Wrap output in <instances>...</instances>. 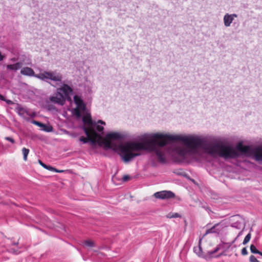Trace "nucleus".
<instances>
[{"instance_id":"obj_34","label":"nucleus","mask_w":262,"mask_h":262,"mask_svg":"<svg viewBox=\"0 0 262 262\" xmlns=\"http://www.w3.org/2000/svg\"><path fill=\"white\" fill-rule=\"evenodd\" d=\"M243 230H242V231H241L238 233V235H237V237H239L240 236H241V235L243 234Z\"/></svg>"},{"instance_id":"obj_27","label":"nucleus","mask_w":262,"mask_h":262,"mask_svg":"<svg viewBox=\"0 0 262 262\" xmlns=\"http://www.w3.org/2000/svg\"><path fill=\"white\" fill-rule=\"evenodd\" d=\"M38 162L43 167L45 168L46 166H47V165L43 163L41 160H38Z\"/></svg>"},{"instance_id":"obj_6","label":"nucleus","mask_w":262,"mask_h":262,"mask_svg":"<svg viewBox=\"0 0 262 262\" xmlns=\"http://www.w3.org/2000/svg\"><path fill=\"white\" fill-rule=\"evenodd\" d=\"M49 99L51 102L60 105H63L66 101L62 93H60L58 91L53 96H51Z\"/></svg>"},{"instance_id":"obj_20","label":"nucleus","mask_w":262,"mask_h":262,"mask_svg":"<svg viewBox=\"0 0 262 262\" xmlns=\"http://www.w3.org/2000/svg\"><path fill=\"white\" fill-rule=\"evenodd\" d=\"M180 216H181V215L178 213H174L172 214H168L167 216V217L168 218H170V219L180 217Z\"/></svg>"},{"instance_id":"obj_38","label":"nucleus","mask_w":262,"mask_h":262,"mask_svg":"<svg viewBox=\"0 0 262 262\" xmlns=\"http://www.w3.org/2000/svg\"><path fill=\"white\" fill-rule=\"evenodd\" d=\"M258 254L262 256V252H261L260 251H259V253H258Z\"/></svg>"},{"instance_id":"obj_37","label":"nucleus","mask_w":262,"mask_h":262,"mask_svg":"<svg viewBox=\"0 0 262 262\" xmlns=\"http://www.w3.org/2000/svg\"><path fill=\"white\" fill-rule=\"evenodd\" d=\"M239 237H237V236L235 238V239L232 241V244L234 243L238 238Z\"/></svg>"},{"instance_id":"obj_30","label":"nucleus","mask_w":262,"mask_h":262,"mask_svg":"<svg viewBox=\"0 0 262 262\" xmlns=\"http://www.w3.org/2000/svg\"><path fill=\"white\" fill-rule=\"evenodd\" d=\"M17 60V58H15V57H13V58H12L10 59V61H11L12 62H15Z\"/></svg>"},{"instance_id":"obj_22","label":"nucleus","mask_w":262,"mask_h":262,"mask_svg":"<svg viewBox=\"0 0 262 262\" xmlns=\"http://www.w3.org/2000/svg\"><path fill=\"white\" fill-rule=\"evenodd\" d=\"M249 260L250 262H259L254 255H251Z\"/></svg>"},{"instance_id":"obj_29","label":"nucleus","mask_w":262,"mask_h":262,"mask_svg":"<svg viewBox=\"0 0 262 262\" xmlns=\"http://www.w3.org/2000/svg\"><path fill=\"white\" fill-rule=\"evenodd\" d=\"M0 100L2 101H6V99L5 98V97L1 94H0Z\"/></svg>"},{"instance_id":"obj_8","label":"nucleus","mask_w":262,"mask_h":262,"mask_svg":"<svg viewBox=\"0 0 262 262\" xmlns=\"http://www.w3.org/2000/svg\"><path fill=\"white\" fill-rule=\"evenodd\" d=\"M82 122L84 124L82 127L83 130H84V128H87L88 130L92 129L94 121L92 120L90 115L88 114L84 116L82 118Z\"/></svg>"},{"instance_id":"obj_17","label":"nucleus","mask_w":262,"mask_h":262,"mask_svg":"<svg viewBox=\"0 0 262 262\" xmlns=\"http://www.w3.org/2000/svg\"><path fill=\"white\" fill-rule=\"evenodd\" d=\"M251 233H249L246 236V237H245V239L243 241V245H246L249 242V241L250 240V238H251Z\"/></svg>"},{"instance_id":"obj_15","label":"nucleus","mask_w":262,"mask_h":262,"mask_svg":"<svg viewBox=\"0 0 262 262\" xmlns=\"http://www.w3.org/2000/svg\"><path fill=\"white\" fill-rule=\"evenodd\" d=\"M29 149L28 148H26L25 147L23 148L22 149V152L23 154V159L24 161H27V156L29 153Z\"/></svg>"},{"instance_id":"obj_23","label":"nucleus","mask_w":262,"mask_h":262,"mask_svg":"<svg viewBox=\"0 0 262 262\" xmlns=\"http://www.w3.org/2000/svg\"><path fill=\"white\" fill-rule=\"evenodd\" d=\"M5 139L7 141H8L9 142H10L11 143H12V144L14 143H15V141L14 140L11 138V137H5Z\"/></svg>"},{"instance_id":"obj_28","label":"nucleus","mask_w":262,"mask_h":262,"mask_svg":"<svg viewBox=\"0 0 262 262\" xmlns=\"http://www.w3.org/2000/svg\"><path fill=\"white\" fill-rule=\"evenodd\" d=\"M10 252L15 254H17L19 253L17 250H15L14 249H10Z\"/></svg>"},{"instance_id":"obj_3","label":"nucleus","mask_w":262,"mask_h":262,"mask_svg":"<svg viewBox=\"0 0 262 262\" xmlns=\"http://www.w3.org/2000/svg\"><path fill=\"white\" fill-rule=\"evenodd\" d=\"M62 80H61V83H57L55 82H54L56 84H62L60 88L57 89V91H59L60 93H62V96H63V97H64L66 100H68V101H71V98L70 96L73 94V89L67 84L62 83Z\"/></svg>"},{"instance_id":"obj_35","label":"nucleus","mask_w":262,"mask_h":262,"mask_svg":"<svg viewBox=\"0 0 262 262\" xmlns=\"http://www.w3.org/2000/svg\"><path fill=\"white\" fill-rule=\"evenodd\" d=\"M218 249L216 248L215 250H214V251H212L210 252V254H214V253H215L217 251Z\"/></svg>"},{"instance_id":"obj_19","label":"nucleus","mask_w":262,"mask_h":262,"mask_svg":"<svg viewBox=\"0 0 262 262\" xmlns=\"http://www.w3.org/2000/svg\"><path fill=\"white\" fill-rule=\"evenodd\" d=\"M250 251L252 253L254 254H258L259 253V251L256 249V247L253 245H251L250 246Z\"/></svg>"},{"instance_id":"obj_31","label":"nucleus","mask_w":262,"mask_h":262,"mask_svg":"<svg viewBox=\"0 0 262 262\" xmlns=\"http://www.w3.org/2000/svg\"><path fill=\"white\" fill-rule=\"evenodd\" d=\"M5 101L7 102V104H10L12 103V101L11 100H6V99Z\"/></svg>"},{"instance_id":"obj_13","label":"nucleus","mask_w":262,"mask_h":262,"mask_svg":"<svg viewBox=\"0 0 262 262\" xmlns=\"http://www.w3.org/2000/svg\"><path fill=\"white\" fill-rule=\"evenodd\" d=\"M219 224H216L214 225L213 227H212L211 228L207 230L206 232L205 235L209 234V233H219L221 230L217 228V227L219 226Z\"/></svg>"},{"instance_id":"obj_33","label":"nucleus","mask_w":262,"mask_h":262,"mask_svg":"<svg viewBox=\"0 0 262 262\" xmlns=\"http://www.w3.org/2000/svg\"><path fill=\"white\" fill-rule=\"evenodd\" d=\"M4 59V56H3L0 52V61H2Z\"/></svg>"},{"instance_id":"obj_21","label":"nucleus","mask_w":262,"mask_h":262,"mask_svg":"<svg viewBox=\"0 0 262 262\" xmlns=\"http://www.w3.org/2000/svg\"><path fill=\"white\" fill-rule=\"evenodd\" d=\"M32 123L35 125H37L38 126H39L40 127H42V126H43V123H41V122H38L37 121H36V120H33Z\"/></svg>"},{"instance_id":"obj_12","label":"nucleus","mask_w":262,"mask_h":262,"mask_svg":"<svg viewBox=\"0 0 262 262\" xmlns=\"http://www.w3.org/2000/svg\"><path fill=\"white\" fill-rule=\"evenodd\" d=\"M83 131L85 135L87 136V138H85L84 137L82 136L79 138V141L83 142V143H87L89 142V140L90 136L91 135V133L90 130H88V129L85 128H84Z\"/></svg>"},{"instance_id":"obj_9","label":"nucleus","mask_w":262,"mask_h":262,"mask_svg":"<svg viewBox=\"0 0 262 262\" xmlns=\"http://www.w3.org/2000/svg\"><path fill=\"white\" fill-rule=\"evenodd\" d=\"M154 196L158 199H165L172 198L174 194L170 191H161L155 193Z\"/></svg>"},{"instance_id":"obj_26","label":"nucleus","mask_w":262,"mask_h":262,"mask_svg":"<svg viewBox=\"0 0 262 262\" xmlns=\"http://www.w3.org/2000/svg\"><path fill=\"white\" fill-rule=\"evenodd\" d=\"M129 179H130L129 176H127V175L124 176H123V180L124 181H128Z\"/></svg>"},{"instance_id":"obj_16","label":"nucleus","mask_w":262,"mask_h":262,"mask_svg":"<svg viewBox=\"0 0 262 262\" xmlns=\"http://www.w3.org/2000/svg\"><path fill=\"white\" fill-rule=\"evenodd\" d=\"M41 130L46 132H51L53 130V127L50 125H47L43 124V126L41 127Z\"/></svg>"},{"instance_id":"obj_14","label":"nucleus","mask_w":262,"mask_h":262,"mask_svg":"<svg viewBox=\"0 0 262 262\" xmlns=\"http://www.w3.org/2000/svg\"><path fill=\"white\" fill-rule=\"evenodd\" d=\"M202 239H200L199 241V246L194 247L193 248V251L199 256H202V250L200 246V244L201 243Z\"/></svg>"},{"instance_id":"obj_24","label":"nucleus","mask_w":262,"mask_h":262,"mask_svg":"<svg viewBox=\"0 0 262 262\" xmlns=\"http://www.w3.org/2000/svg\"><path fill=\"white\" fill-rule=\"evenodd\" d=\"M45 168H46L49 170L52 171H54V170H55V168L54 167H53L51 166L47 165V166H46V167Z\"/></svg>"},{"instance_id":"obj_1","label":"nucleus","mask_w":262,"mask_h":262,"mask_svg":"<svg viewBox=\"0 0 262 262\" xmlns=\"http://www.w3.org/2000/svg\"><path fill=\"white\" fill-rule=\"evenodd\" d=\"M150 140L144 142H128L122 144L119 142L126 139L127 135L124 133L112 132L107 133L104 138L97 140L99 136H94L91 133L89 142L92 145L98 143L106 149L119 152V155L125 163H127L140 153L135 152L147 150L152 153L157 161L162 163L166 161V155L170 154L171 149L167 146L168 141H181L184 147L175 148L174 152L179 158L186 162L195 161V135H172L154 133L147 135Z\"/></svg>"},{"instance_id":"obj_2","label":"nucleus","mask_w":262,"mask_h":262,"mask_svg":"<svg viewBox=\"0 0 262 262\" xmlns=\"http://www.w3.org/2000/svg\"><path fill=\"white\" fill-rule=\"evenodd\" d=\"M20 74L25 76H35L47 82H49L50 80H52L57 83H61L62 79H63L62 74L57 71H43L35 75L33 69L29 67L22 68L20 70Z\"/></svg>"},{"instance_id":"obj_11","label":"nucleus","mask_w":262,"mask_h":262,"mask_svg":"<svg viewBox=\"0 0 262 262\" xmlns=\"http://www.w3.org/2000/svg\"><path fill=\"white\" fill-rule=\"evenodd\" d=\"M23 63L21 62H17L16 63L13 64H8L6 66V68L7 70H9L11 71H16L20 69L22 67Z\"/></svg>"},{"instance_id":"obj_4","label":"nucleus","mask_w":262,"mask_h":262,"mask_svg":"<svg viewBox=\"0 0 262 262\" xmlns=\"http://www.w3.org/2000/svg\"><path fill=\"white\" fill-rule=\"evenodd\" d=\"M105 125V122L101 120H99L97 122L94 121L92 129L89 130L94 136H99L98 133H103L104 127L102 125Z\"/></svg>"},{"instance_id":"obj_39","label":"nucleus","mask_w":262,"mask_h":262,"mask_svg":"<svg viewBox=\"0 0 262 262\" xmlns=\"http://www.w3.org/2000/svg\"><path fill=\"white\" fill-rule=\"evenodd\" d=\"M50 81H52V80H50L49 82V83H50L52 85V84L51 83ZM52 86H54V84H52Z\"/></svg>"},{"instance_id":"obj_18","label":"nucleus","mask_w":262,"mask_h":262,"mask_svg":"<svg viewBox=\"0 0 262 262\" xmlns=\"http://www.w3.org/2000/svg\"><path fill=\"white\" fill-rule=\"evenodd\" d=\"M84 244L85 246L89 247H93L94 246V243L91 241H85Z\"/></svg>"},{"instance_id":"obj_25","label":"nucleus","mask_w":262,"mask_h":262,"mask_svg":"<svg viewBox=\"0 0 262 262\" xmlns=\"http://www.w3.org/2000/svg\"><path fill=\"white\" fill-rule=\"evenodd\" d=\"M242 254L243 255H246L248 254V251L247 250L246 248H243L242 250Z\"/></svg>"},{"instance_id":"obj_40","label":"nucleus","mask_w":262,"mask_h":262,"mask_svg":"<svg viewBox=\"0 0 262 262\" xmlns=\"http://www.w3.org/2000/svg\"><path fill=\"white\" fill-rule=\"evenodd\" d=\"M17 243H13V245H17Z\"/></svg>"},{"instance_id":"obj_5","label":"nucleus","mask_w":262,"mask_h":262,"mask_svg":"<svg viewBox=\"0 0 262 262\" xmlns=\"http://www.w3.org/2000/svg\"><path fill=\"white\" fill-rule=\"evenodd\" d=\"M74 101L77 106L76 109H75V113L78 116L80 115V111H84L85 109V105L81 96L75 95L74 96Z\"/></svg>"},{"instance_id":"obj_32","label":"nucleus","mask_w":262,"mask_h":262,"mask_svg":"<svg viewBox=\"0 0 262 262\" xmlns=\"http://www.w3.org/2000/svg\"><path fill=\"white\" fill-rule=\"evenodd\" d=\"M54 171L56 172L60 173V172H63V170H58V169L55 168V170H54Z\"/></svg>"},{"instance_id":"obj_36","label":"nucleus","mask_w":262,"mask_h":262,"mask_svg":"<svg viewBox=\"0 0 262 262\" xmlns=\"http://www.w3.org/2000/svg\"><path fill=\"white\" fill-rule=\"evenodd\" d=\"M239 237H237V236L235 238V239L232 241V244L234 243L238 238Z\"/></svg>"},{"instance_id":"obj_10","label":"nucleus","mask_w":262,"mask_h":262,"mask_svg":"<svg viewBox=\"0 0 262 262\" xmlns=\"http://www.w3.org/2000/svg\"><path fill=\"white\" fill-rule=\"evenodd\" d=\"M237 15L236 14L226 13L224 16L223 21L225 27H229L233 22L234 18L237 17Z\"/></svg>"},{"instance_id":"obj_7","label":"nucleus","mask_w":262,"mask_h":262,"mask_svg":"<svg viewBox=\"0 0 262 262\" xmlns=\"http://www.w3.org/2000/svg\"><path fill=\"white\" fill-rule=\"evenodd\" d=\"M16 111L19 116L25 119H27L28 117H33L34 116V113L29 109L22 107L19 105H18L16 108Z\"/></svg>"}]
</instances>
